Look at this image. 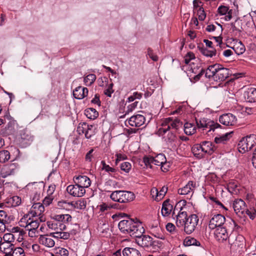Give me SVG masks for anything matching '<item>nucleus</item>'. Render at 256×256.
<instances>
[{
	"label": "nucleus",
	"mask_w": 256,
	"mask_h": 256,
	"mask_svg": "<svg viewBox=\"0 0 256 256\" xmlns=\"http://www.w3.org/2000/svg\"><path fill=\"white\" fill-rule=\"evenodd\" d=\"M182 124L178 119L173 120L171 118H165L162 124V128L158 130L160 134L164 135V138L168 146L172 148H176L175 142L176 136L174 133Z\"/></svg>",
	"instance_id": "f257e3e1"
},
{
	"label": "nucleus",
	"mask_w": 256,
	"mask_h": 256,
	"mask_svg": "<svg viewBox=\"0 0 256 256\" xmlns=\"http://www.w3.org/2000/svg\"><path fill=\"white\" fill-rule=\"evenodd\" d=\"M204 73L206 78H212L214 80L219 82L225 80L231 74L228 68L218 64L210 66L206 70L201 69L195 78L200 79Z\"/></svg>",
	"instance_id": "f03ea898"
},
{
	"label": "nucleus",
	"mask_w": 256,
	"mask_h": 256,
	"mask_svg": "<svg viewBox=\"0 0 256 256\" xmlns=\"http://www.w3.org/2000/svg\"><path fill=\"white\" fill-rule=\"evenodd\" d=\"M120 230L124 234H129L132 237H139L144 232L145 230L142 224L128 218L120 222L118 224Z\"/></svg>",
	"instance_id": "7ed1b4c3"
},
{
	"label": "nucleus",
	"mask_w": 256,
	"mask_h": 256,
	"mask_svg": "<svg viewBox=\"0 0 256 256\" xmlns=\"http://www.w3.org/2000/svg\"><path fill=\"white\" fill-rule=\"evenodd\" d=\"M228 222L234 227L238 226L233 220L230 218L226 220L225 216L222 214L212 215L208 223V228L210 230H214L224 226L225 224L227 225Z\"/></svg>",
	"instance_id": "20e7f679"
},
{
	"label": "nucleus",
	"mask_w": 256,
	"mask_h": 256,
	"mask_svg": "<svg viewBox=\"0 0 256 256\" xmlns=\"http://www.w3.org/2000/svg\"><path fill=\"white\" fill-rule=\"evenodd\" d=\"M110 198L120 203H128L135 198L134 192L126 190H115L110 194Z\"/></svg>",
	"instance_id": "39448f33"
},
{
	"label": "nucleus",
	"mask_w": 256,
	"mask_h": 256,
	"mask_svg": "<svg viewBox=\"0 0 256 256\" xmlns=\"http://www.w3.org/2000/svg\"><path fill=\"white\" fill-rule=\"evenodd\" d=\"M256 144V135L250 134L243 138L238 144V150L241 153L250 150Z\"/></svg>",
	"instance_id": "423d86ee"
},
{
	"label": "nucleus",
	"mask_w": 256,
	"mask_h": 256,
	"mask_svg": "<svg viewBox=\"0 0 256 256\" xmlns=\"http://www.w3.org/2000/svg\"><path fill=\"white\" fill-rule=\"evenodd\" d=\"M196 124L198 128L202 129L203 130H208V132L212 130L214 132L215 129L220 126L218 123L206 118L196 120Z\"/></svg>",
	"instance_id": "0eeeda50"
},
{
	"label": "nucleus",
	"mask_w": 256,
	"mask_h": 256,
	"mask_svg": "<svg viewBox=\"0 0 256 256\" xmlns=\"http://www.w3.org/2000/svg\"><path fill=\"white\" fill-rule=\"evenodd\" d=\"M198 218L197 215L195 214H190L187 220L185 222L184 226V232L187 234H192L195 230L198 222Z\"/></svg>",
	"instance_id": "6e6552de"
},
{
	"label": "nucleus",
	"mask_w": 256,
	"mask_h": 256,
	"mask_svg": "<svg viewBox=\"0 0 256 256\" xmlns=\"http://www.w3.org/2000/svg\"><path fill=\"white\" fill-rule=\"evenodd\" d=\"M26 188L28 190H32L30 200L32 203H36L41 195V190L39 186V184L36 182L28 184Z\"/></svg>",
	"instance_id": "1a4fd4ad"
},
{
	"label": "nucleus",
	"mask_w": 256,
	"mask_h": 256,
	"mask_svg": "<svg viewBox=\"0 0 256 256\" xmlns=\"http://www.w3.org/2000/svg\"><path fill=\"white\" fill-rule=\"evenodd\" d=\"M155 237L158 238L160 240H154L152 238V240L151 241V244L148 250L152 252H156L159 251L160 250L162 249L164 247V242L162 240H164V236L162 234H154Z\"/></svg>",
	"instance_id": "9d476101"
},
{
	"label": "nucleus",
	"mask_w": 256,
	"mask_h": 256,
	"mask_svg": "<svg viewBox=\"0 0 256 256\" xmlns=\"http://www.w3.org/2000/svg\"><path fill=\"white\" fill-rule=\"evenodd\" d=\"M44 211V205L40 202L33 203L29 211V214L32 217H39L40 221H43L42 213Z\"/></svg>",
	"instance_id": "9b49d317"
},
{
	"label": "nucleus",
	"mask_w": 256,
	"mask_h": 256,
	"mask_svg": "<svg viewBox=\"0 0 256 256\" xmlns=\"http://www.w3.org/2000/svg\"><path fill=\"white\" fill-rule=\"evenodd\" d=\"M18 170V165L16 164H10L4 166L0 171V176L2 178L15 174Z\"/></svg>",
	"instance_id": "f8f14e48"
},
{
	"label": "nucleus",
	"mask_w": 256,
	"mask_h": 256,
	"mask_svg": "<svg viewBox=\"0 0 256 256\" xmlns=\"http://www.w3.org/2000/svg\"><path fill=\"white\" fill-rule=\"evenodd\" d=\"M214 236L219 242H224L228 238V233L226 229V224L224 226L215 228Z\"/></svg>",
	"instance_id": "ddd939ff"
},
{
	"label": "nucleus",
	"mask_w": 256,
	"mask_h": 256,
	"mask_svg": "<svg viewBox=\"0 0 256 256\" xmlns=\"http://www.w3.org/2000/svg\"><path fill=\"white\" fill-rule=\"evenodd\" d=\"M66 190L70 195L76 197H82L86 192L85 188L77 184L68 186L66 188Z\"/></svg>",
	"instance_id": "4468645a"
},
{
	"label": "nucleus",
	"mask_w": 256,
	"mask_h": 256,
	"mask_svg": "<svg viewBox=\"0 0 256 256\" xmlns=\"http://www.w3.org/2000/svg\"><path fill=\"white\" fill-rule=\"evenodd\" d=\"M219 121L224 126H234L237 122V118L234 114L228 113L220 116Z\"/></svg>",
	"instance_id": "2eb2a0df"
},
{
	"label": "nucleus",
	"mask_w": 256,
	"mask_h": 256,
	"mask_svg": "<svg viewBox=\"0 0 256 256\" xmlns=\"http://www.w3.org/2000/svg\"><path fill=\"white\" fill-rule=\"evenodd\" d=\"M145 117L140 114H137L132 116L128 120L126 121L132 126L139 127L144 124Z\"/></svg>",
	"instance_id": "dca6fc26"
},
{
	"label": "nucleus",
	"mask_w": 256,
	"mask_h": 256,
	"mask_svg": "<svg viewBox=\"0 0 256 256\" xmlns=\"http://www.w3.org/2000/svg\"><path fill=\"white\" fill-rule=\"evenodd\" d=\"M135 238H136V242L140 246L148 250L152 238L148 235L143 234L139 237Z\"/></svg>",
	"instance_id": "f3484780"
},
{
	"label": "nucleus",
	"mask_w": 256,
	"mask_h": 256,
	"mask_svg": "<svg viewBox=\"0 0 256 256\" xmlns=\"http://www.w3.org/2000/svg\"><path fill=\"white\" fill-rule=\"evenodd\" d=\"M52 236L49 234L40 235L38 242L40 244H42L47 248H52L55 244V242L52 239Z\"/></svg>",
	"instance_id": "a211bd4d"
},
{
	"label": "nucleus",
	"mask_w": 256,
	"mask_h": 256,
	"mask_svg": "<svg viewBox=\"0 0 256 256\" xmlns=\"http://www.w3.org/2000/svg\"><path fill=\"white\" fill-rule=\"evenodd\" d=\"M176 216V223L177 226L179 228L183 227L184 225L185 222L187 220V218H188L186 212L182 211V208H181L180 210Z\"/></svg>",
	"instance_id": "6ab92c4d"
},
{
	"label": "nucleus",
	"mask_w": 256,
	"mask_h": 256,
	"mask_svg": "<svg viewBox=\"0 0 256 256\" xmlns=\"http://www.w3.org/2000/svg\"><path fill=\"white\" fill-rule=\"evenodd\" d=\"M88 90L86 88L79 86L73 91V95L75 98L82 100L88 96Z\"/></svg>",
	"instance_id": "aec40b11"
},
{
	"label": "nucleus",
	"mask_w": 256,
	"mask_h": 256,
	"mask_svg": "<svg viewBox=\"0 0 256 256\" xmlns=\"http://www.w3.org/2000/svg\"><path fill=\"white\" fill-rule=\"evenodd\" d=\"M10 216L7 212L3 210H0V232H3L6 230V224L10 222Z\"/></svg>",
	"instance_id": "412c9836"
},
{
	"label": "nucleus",
	"mask_w": 256,
	"mask_h": 256,
	"mask_svg": "<svg viewBox=\"0 0 256 256\" xmlns=\"http://www.w3.org/2000/svg\"><path fill=\"white\" fill-rule=\"evenodd\" d=\"M47 226L49 228L56 232L58 230H64L66 228V226L64 224L60 223L58 220H56L54 218L53 220L48 221L47 222Z\"/></svg>",
	"instance_id": "4be33fe9"
},
{
	"label": "nucleus",
	"mask_w": 256,
	"mask_h": 256,
	"mask_svg": "<svg viewBox=\"0 0 256 256\" xmlns=\"http://www.w3.org/2000/svg\"><path fill=\"white\" fill-rule=\"evenodd\" d=\"M218 12L220 16L226 15L224 19L226 21L230 20L232 18V10L228 6H220L218 8Z\"/></svg>",
	"instance_id": "5701e85b"
},
{
	"label": "nucleus",
	"mask_w": 256,
	"mask_h": 256,
	"mask_svg": "<svg viewBox=\"0 0 256 256\" xmlns=\"http://www.w3.org/2000/svg\"><path fill=\"white\" fill-rule=\"evenodd\" d=\"M244 98L246 100L249 102H254L256 101V88H250L244 92Z\"/></svg>",
	"instance_id": "b1692460"
},
{
	"label": "nucleus",
	"mask_w": 256,
	"mask_h": 256,
	"mask_svg": "<svg viewBox=\"0 0 256 256\" xmlns=\"http://www.w3.org/2000/svg\"><path fill=\"white\" fill-rule=\"evenodd\" d=\"M195 188L196 183L192 181H189L184 186L178 190V193L182 195L188 194L193 192Z\"/></svg>",
	"instance_id": "393cba45"
},
{
	"label": "nucleus",
	"mask_w": 256,
	"mask_h": 256,
	"mask_svg": "<svg viewBox=\"0 0 256 256\" xmlns=\"http://www.w3.org/2000/svg\"><path fill=\"white\" fill-rule=\"evenodd\" d=\"M233 208L236 214L240 212L242 214L246 210V204L241 199L235 200L233 202Z\"/></svg>",
	"instance_id": "a878e982"
},
{
	"label": "nucleus",
	"mask_w": 256,
	"mask_h": 256,
	"mask_svg": "<svg viewBox=\"0 0 256 256\" xmlns=\"http://www.w3.org/2000/svg\"><path fill=\"white\" fill-rule=\"evenodd\" d=\"M238 55L243 54L246 51L244 45L240 40H236L232 46L230 47Z\"/></svg>",
	"instance_id": "bb28decb"
},
{
	"label": "nucleus",
	"mask_w": 256,
	"mask_h": 256,
	"mask_svg": "<svg viewBox=\"0 0 256 256\" xmlns=\"http://www.w3.org/2000/svg\"><path fill=\"white\" fill-rule=\"evenodd\" d=\"M75 179L77 181L76 184L83 187L84 188H88L90 185V179L86 176H78L75 177Z\"/></svg>",
	"instance_id": "cd10ccee"
},
{
	"label": "nucleus",
	"mask_w": 256,
	"mask_h": 256,
	"mask_svg": "<svg viewBox=\"0 0 256 256\" xmlns=\"http://www.w3.org/2000/svg\"><path fill=\"white\" fill-rule=\"evenodd\" d=\"M15 248L12 243L2 242L0 246V250L4 254V256H8Z\"/></svg>",
	"instance_id": "c85d7f7f"
},
{
	"label": "nucleus",
	"mask_w": 256,
	"mask_h": 256,
	"mask_svg": "<svg viewBox=\"0 0 256 256\" xmlns=\"http://www.w3.org/2000/svg\"><path fill=\"white\" fill-rule=\"evenodd\" d=\"M173 210L172 205L170 203V200H167L164 202L161 210L162 214L164 216H168Z\"/></svg>",
	"instance_id": "c756f323"
},
{
	"label": "nucleus",
	"mask_w": 256,
	"mask_h": 256,
	"mask_svg": "<svg viewBox=\"0 0 256 256\" xmlns=\"http://www.w3.org/2000/svg\"><path fill=\"white\" fill-rule=\"evenodd\" d=\"M200 144L204 154H211L216 149L212 143L209 141H204L202 142Z\"/></svg>",
	"instance_id": "7c9ffc66"
},
{
	"label": "nucleus",
	"mask_w": 256,
	"mask_h": 256,
	"mask_svg": "<svg viewBox=\"0 0 256 256\" xmlns=\"http://www.w3.org/2000/svg\"><path fill=\"white\" fill-rule=\"evenodd\" d=\"M122 252L124 256H141L138 250L132 248H125Z\"/></svg>",
	"instance_id": "2f4dec72"
},
{
	"label": "nucleus",
	"mask_w": 256,
	"mask_h": 256,
	"mask_svg": "<svg viewBox=\"0 0 256 256\" xmlns=\"http://www.w3.org/2000/svg\"><path fill=\"white\" fill-rule=\"evenodd\" d=\"M50 236L58 239L67 240L70 238V234L68 232H64L63 230H58L55 232H50Z\"/></svg>",
	"instance_id": "473e14b6"
},
{
	"label": "nucleus",
	"mask_w": 256,
	"mask_h": 256,
	"mask_svg": "<svg viewBox=\"0 0 256 256\" xmlns=\"http://www.w3.org/2000/svg\"><path fill=\"white\" fill-rule=\"evenodd\" d=\"M202 148L200 144L194 145L192 148V152L194 156L198 158H203L204 153Z\"/></svg>",
	"instance_id": "72a5a7b5"
},
{
	"label": "nucleus",
	"mask_w": 256,
	"mask_h": 256,
	"mask_svg": "<svg viewBox=\"0 0 256 256\" xmlns=\"http://www.w3.org/2000/svg\"><path fill=\"white\" fill-rule=\"evenodd\" d=\"M152 160V164H154L161 166L164 163L166 162V158L164 154H160L154 158H153Z\"/></svg>",
	"instance_id": "f704fd0d"
},
{
	"label": "nucleus",
	"mask_w": 256,
	"mask_h": 256,
	"mask_svg": "<svg viewBox=\"0 0 256 256\" xmlns=\"http://www.w3.org/2000/svg\"><path fill=\"white\" fill-rule=\"evenodd\" d=\"M72 208L84 210L86 208V201L84 198H81L76 202H72Z\"/></svg>",
	"instance_id": "c9c22d12"
},
{
	"label": "nucleus",
	"mask_w": 256,
	"mask_h": 256,
	"mask_svg": "<svg viewBox=\"0 0 256 256\" xmlns=\"http://www.w3.org/2000/svg\"><path fill=\"white\" fill-rule=\"evenodd\" d=\"M230 134L231 132H226L222 136H216L214 138V142L216 144H224L228 140H229Z\"/></svg>",
	"instance_id": "e433bc0d"
},
{
	"label": "nucleus",
	"mask_w": 256,
	"mask_h": 256,
	"mask_svg": "<svg viewBox=\"0 0 256 256\" xmlns=\"http://www.w3.org/2000/svg\"><path fill=\"white\" fill-rule=\"evenodd\" d=\"M84 114L90 119L94 120L98 116V112L94 108H88L85 110Z\"/></svg>",
	"instance_id": "4c0bfd02"
},
{
	"label": "nucleus",
	"mask_w": 256,
	"mask_h": 256,
	"mask_svg": "<svg viewBox=\"0 0 256 256\" xmlns=\"http://www.w3.org/2000/svg\"><path fill=\"white\" fill-rule=\"evenodd\" d=\"M56 220H58L60 223L68 222L72 220V216L68 214H56L54 216Z\"/></svg>",
	"instance_id": "58836bf2"
},
{
	"label": "nucleus",
	"mask_w": 256,
	"mask_h": 256,
	"mask_svg": "<svg viewBox=\"0 0 256 256\" xmlns=\"http://www.w3.org/2000/svg\"><path fill=\"white\" fill-rule=\"evenodd\" d=\"M184 128V132L188 135H192L196 132V126L191 123H186Z\"/></svg>",
	"instance_id": "ea45409f"
},
{
	"label": "nucleus",
	"mask_w": 256,
	"mask_h": 256,
	"mask_svg": "<svg viewBox=\"0 0 256 256\" xmlns=\"http://www.w3.org/2000/svg\"><path fill=\"white\" fill-rule=\"evenodd\" d=\"M96 128L95 126L92 124H88L85 137L88 138H90L96 133Z\"/></svg>",
	"instance_id": "a19ab883"
},
{
	"label": "nucleus",
	"mask_w": 256,
	"mask_h": 256,
	"mask_svg": "<svg viewBox=\"0 0 256 256\" xmlns=\"http://www.w3.org/2000/svg\"><path fill=\"white\" fill-rule=\"evenodd\" d=\"M16 123L14 120L10 121L7 124L6 127L7 133L9 134H14L16 131Z\"/></svg>",
	"instance_id": "79ce46f5"
},
{
	"label": "nucleus",
	"mask_w": 256,
	"mask_h": 256,
	"mask_svg": "<svg viewBox=\"0 0 256 256\" xmlns=\"http://www.w3.org/2000/svg\"><path fill=\"white\" fill-rule=\"evenodd\" d=\"M184 244L186 246H200V242L194 238L187 237L184 240Z\"/></svg>",
	"instance_id": "37998d69"
},
{
	"label": "nucleus",
	"mask_w": 256,
	"mask_h": 256,
	"mask_svg": "<svg viewBox=\"0 0 256 256\" xmlns=\"http://www.w3.org/2000/svg\"><path fill=\"white\" fill-rule=\"evenodd\" d=\"M33 220L34 218H31L29 216V214L24 216L20 222V226L26 228V226H29Z\"/></svg>",
	"instance_id": "c03bdc74"
},
{
	"label": "nucleus",
	"mask_w": 256,
	"mask_h": 256,
	"mask_svg": "<svg viewBox=\"0 0 256 256\" xmlns=\"http://www.w3.org/2000/svg\"><path fill=\"white\" fill-rule=\"evenodd\" d=\"M8 256H26L24 250L21 247L14 248Z\"/></svg>",
	"instance_id": "a18cd8bd"
},
{
	"label": "nucleus",
	"mask_w": 256,
	"mask_h": 256,
	"mask_svg": "<svg viewBox=\"0 0 256 256\" xmlns=\"http://www.w3.org/2000/svg\"><path fill=\"white\" fill-rule=\"evenodd\" d=\"M96 76L94 74H89L84 78V82L87 86L92 85L96 80Z\"/></svg>",
	"instance_id": "49530a36"
},
{
	"label": "nucleus",
	"mask_w": 256,
	"mask_h": 256,
	"mask_svg": "<svg viewBox=\"0 0 256 256\" xmlns=\"http://www.w3.org/2000/svg\"><path fill=\"white\" fill-rule=\"evenodd\" d=\"M200 52L204 56L208 57H212L216 54V50H208L205 48H200Z\"/></svg>",
	"instance_id": "de8ad7c7"
},
{
	"label": "nucleus",
	"mask_w": 256,
	"mask_h": 256,
	"mask_svg": "<svg viewBox=\"0 0 256 256\" xmlns=\"http://www.w3.org/2000/svg\"><path fill=\"white\" fill-rule=\"evenodd\" d=\"M10 158V154L8 150L0 151V162L4 163Z\"/></svg>",
	"instance_id": "09e8293b"
},
{
	"label": "nucleus",
	"mask_w": 256,
	"mask_h": 256,
	"mask_svg": "<svg viewBox=\"0 0 256 256\" xmlns=\"http://www.w3.org/2000/svg\"><path fill=\"white\" fill-rule=\"evenodd\" d=\"M55 256H68V251L62 248H57L54 250Z\"/></svg>",
	"instance_id": "8fccbe9b"
},
{
	"label": "nucleus",
	"mask_w": 256,
	"mask_h": 256,
	"mask_svg": "<svg viewBox=\"0 0 256 256\" xmlns=\"http://www.w3.org/2000/svg\"><path fill=\"white\" fill-rule=\"evenodd\" d=\"M217 26L214 24H208L207 26L206 30L208 32H214L216 30L218 29V31L222 32V28L221 24L216 22Z\"/></svg>",
	"instance_id": "3c124183"
},
{
	"label": "nucleus",
	"mask_w": 256,
	"mask_h": 256,
	"mask_svg": "<svg viewBox=\"0 0 256 256\" xmlns=\"http://www.w3.org/2000/svg\"><path fill=\"white\" fill-rule=\"evenodd\" d=\"M88 124L86 122H82L79 124L77 128V132L79 134H84L86 136V132L88 128Z\"/></svg>",
	"instance_id": "603ef678"
},
{
	"label": "nucleus",
	"mask_w": 256,
	"mask_h": 256,
	"mask_svg": "<svg viewBox=\"0 0 256 256\" xmlns=\"http://www.w3.org/2000/svg\"><path fill=\"white\" fill-rule=\"evenodd\" d=\"M72 202H67L65 200H62L58 202V206L60 208L70 209L72 208Z\"/></svg>",
	"instance_id": "864d4df0"
},
{
	"label": "nucleus",
	"mask_w": 256,
	"mask_h": 256,
	"mask_svg": "<svg viewBox=\"0 0 256 256\" xmlns=\"http://www.w3.org/2000/svg\"><path fill=\"white\" fill-rule=\"evenodd\" d=\"M2 239L3 242H7L12 244L15 240V238L12 234L7 233L4 235L3 238Z\"/></svg>",
	"instance_id": "5fc2aeb1"
},
{
	"label": "nucleus",
	"mask_w": 256,
	"mask_h": 256,
	"mask_svg": "<svg viewBox=\"0 0 256 256\" xmlns=\"http://www.w3.org/2000/svg\"><path fill=\"white\" fill-rule=\"evenodd\" d=\"M101 164L102 166V170H105L108 172L114 173L116 172V170L112 167H110L109 165L107 164L104 160L101 162Z\"/></svg>",
	"instance_id": "6e6d98bb"
},
{
	"label": "nucleus",
	"mask_w": 256,
	"mask_h": 256,
	"mask_svg": "<svg viewBox=\"0 0 256 256\" xmlns=\"http://www.w3.org/2000/svg\"><path fill=\"white\" fill-rule=\"evenodd\" d=\"M142 94L138 92H134L132 96L128 98V102H132L136 99L140 100L142 98Z\"/></svg>",
	"instance_id": "4d7b16f0"
},
{
	"label": "nucleus",
	"mask_w": 256,
	"mask_h": 256,
	"mask_svg": "<svg viewBox=\"0 0 256 256\" xmlns=\"http://www.w3.org/2000/svg\"><path fill=\"white\" fill-rule=\"evenodd\" d=\"M120 169L121 170L124 171L126 172H128L130 170L132 166L130 163L128 162H123L120 164Z\"/></svg>",
	"instance_id": "13d9d810"
},
{
	"label": "nucleus",
	"mask_w": 256,
	"mask_h": 256,
	"mask_svg": "<svg viewBox=\"0 0 256 256\" xmlns=\"http://www.w3.org/2000/svg\"><path fill=\"white\" fill-rule=\"evenodd\" d=\"M116 204H115L113 206H109L108 204L106 203H102V204L99 206L100 210L102 212H104L105 211H106L111 208H116Z\"/></svg>",
	"instance_id": "bf43d9fd"
},
{
	"label": "nucleus",
	"mask_w": 256,
	"mask_h": 256,
	"mask_svg": "<svg viewBox=\"0 0 256 256\" xmlns=\"http://www.w3.org/2000/svg\"><path fill=\"white\" fill-rule=\"evenodd\" d=\"M114 86V84L112 82L110 83L107 88H106L104 91V94L106 96L108 97L112 96V94L114 92V90L112 89Z\"/></svg>",
	"instance_id": "052dcab7"
},
{
	"label": "nucleus",
	"mask_w": 256,
	"mask_h": 256,
	"mask_svg": "<svg viewBox=\"0 0 256 256\" xmlns=\"http://www.w3.org/2000/svg\"><path fill=\"white\" fill-rule=\"evenodd\" d=\"M195 58L194 54L192 52H188L184 56V62L186 64H188L190 60Z\"/></svg>",
	"instance_id": "680f3d73"
},
{
	"label": "nucleus",
	"mask_w": 256,
	"mask_h": 256,
	"mask_svg": "<svg viewBox=\"0 0 256 256\" xmlns=\"http://www.w3.org/2000/svg\"><path fill=\"white\" fill-rule=\"evenodd\" d=\"M240 22L238 20H236L234 22H232L231 25V28L233 32H240L241 29L238 26H239Z\"/></svg>",
	"instance_id": "e2e57ef3"
},
{
	"label": "nucleus",
	"mask_w": 256,
	"mask_h": 256,
	"mask_svg": "<svg viewBox=\"0 0 256 256\" xmlns=\"http://www.w3.org/2000/svg\"><path fill=\"white\" fill-rule=\"evenodd\" d=\"M198 19L200 20H204L206 16V14L203 8H200L197 10Z\"/></svg>",
	"instance_id": "0e129e2a"
},
{
	"label": "nucleus",
	"mask_w": 256,
	"mask_h": 256,
	"mask_svg": "<svg viewBox=\"0 0 256 256\" xmlns=\"http://www.w3.org/2000/svg\"><path fill=\"white\" fill-rule=\"evenodd\" d=\"M150 195L152 198L156 201L160 200V198L158 196V190L156 188H152L150 190Z\"/></svg>",
	"instance_id": "69168bd1"
},
{
	"label": "nucleus",
	"mask_w": 256,
	"mask_h": 256,
	"mask_svg": "<svg viewBox=\"0 0 256 256\" xmlns=\"http://www.w3.org/2000/svg\"><path fill=\"white\" fill-rule=\"evenodd\" d=\"M138 104V102H135L134 103L128 105L126 108V114L132 112L137 106Z\"/></svg>",
	"instance_id": "338daca9"
},
{
	"label": "nucleus",
	"mask_w": 256,
	"mask_h": 256,
	"mask_svg": "<svg viewBox=\"0 0 256 256\" xmlns=\"http://www.w3.org/2000/svg\"><path fill=\"white\" fill-rule=\"evenodd\" d=\"M54 200V196H47L44 200H42L43 203L42 204L44 206H48Z\"/></svg>",
	"instance_id": "774afa93"
}]
</instances>
